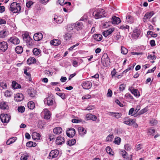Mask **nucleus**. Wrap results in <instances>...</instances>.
<instances>
[{"instance_id":"f704fd0d","label":"nucleus","mask_w":160,"mask_h":160,"mask_svg":"<svg viewBox=\"0 0 160 160\" xmlns=\"http://www.w3.org/2000/svg\"><path fill=\"white\" fill-rule=\"evenodd\" d=\"M51 43L54 45V46H57L59 45L61 43V42L60 40L58 39H54L52 40L51 41Z\"/></svg>"},{"instance_id":"c9c22d12","label":"nucleus","mask_w":160,"mask_h":160,"mask_svg":"<svg viewBox=\"0 0 160 160\" xmlns=\"http://www.w3.org/2000/svg\"><path fill=\"white\" fill-rule=\"evenodd\" d=\"M72 34V33L69 32L66 33L64 36V39L66 40L69 39L71 38Z\"/></svg>"},{"instance_id":"69168bd1","label":"nucleus","mask_w":160,"mask_h":160,"mask_svg":"<svg viewBox=\"0 0 160 160\" xmlns=\"http://www.w3.org/2000/svg\"><path fill=\"white\" fill-rule=\"evenodd\" d=\"M33 4V2L31 1H29L26 4V6L28 8H30L31 6Z\"/></svg>"},{"instance_id":"2f4dec72","label":"nucleus","mask_w":160,"mask_h":160,"mask_svg":"<svg viewBox=\"0 0 160 160\" xmlns=\"http://www.w3.org/2000/svg\"><path fill=\"white\" fill-rule=\"evenodd\" d=\"M0 108L2 109H8V107L5 102H2L0 104Z\"/></svg>"},{"instance_id":"1a4fd4ad","label":"nucleus","mask_w":160,"mask_h":160,"mask_svg":"<svg viewBox=\"0 0 160 160\" xmlns=\"http://www.w3.org/2000/svg\"><path fill=\"white\" fill-rule=\"evenodd\" d=\"M42 113L44 114V118L45 119H49L50 118L51 114L50 111L48 109H44Z\"/></svg>"},{"instance_id":"09e8293b","label":"nucleus","mask_w":160,"mask_h":160,"mask_svg":"<svg viewBox=\"0 0 160 160\" xmlns=\"http://www.w3.org/2000/svg\"><path fill=\"white\" fill-rule=\"evenodd\" d=\"M0 86L2 87L3 89H6L7 88V85L6 83L3 81L0 82Z\"/></svg>"},{"instance_id":"c03bdc74","label":"nucleus","mask_w":160,"mask_h":160,"mask_svg":"<svg viewBox=\"0 0 160 160\" xmlns=\"http://www.w3.org/2000/svg\"><path fill=\"white\" fill-rule=\"evenodd\" d=\"M147 34L148 35H150L152 37L155 38L157 36V35L156 33H154L153 32L149 31L147 32Z\"/></svg>"},{"instance_id":"0e129e2a","label":"nucleus","mask_w":160,"mask_h":160,"mask_svg":"<svg viewBox=\"0 0 160 160\" xmlns=\"http://www.w3.org/2000/svg\"><path fill=\"white\" fill-rule=\"evenodd\" d=\"M112 95V92L110 89H108L107 95L108 97H111Z\"/></svg>"},{"instance_id":"774afa93","label":"nucleus","mask_w":160,"mask_h":160,"mask_svg":"<svg viewBox=\"0 0 160 160\" xmlns=\"http://www.w3.org/2000/svg\"><path fill=\"white\" fill-rule=\"evenodd\" d=\"M28 155L26 154L23 156H22L21 158V160H27L28 159Z\"/></svg>"},{"instance_id":"20e7f679","label":"nucleus","mask_w":160,"mask_h":160,"mask_svg":"<svg viewBox=\"0 0 160 160\" xmlns=\"http://www.w3.org/2000/svg\"><path fill=\"white\" fill-rule=\"evenodd\" d=\"M10 118V116L7 114H2L0 115L1 120L2 122L8 123Z\"/></svg>"},{"instance_id":"338daca9","label":"nucleus","mask_w":160,"mask_h":160,"mask_svg":"<svg viewBox=\"0 0 160 160\" xmlns=\"http://www.w3.org/2000/svg\"><path fill=\"white\" fill-rule=\"evenodd\" d=\"M106 150L108 153L109 154H111V151H112V149L109 147H107L106 148Z\"/></svg>"},{"instance_id":"0eeeda50","label":"nucleus","mask_w":160,"mask_h":160,"mask_svg":"<svg viewBox=\"0 0 160 160\" xmlns=\"http://www.w3.org/2000/svg\"><path fill=\"white\" fill-rule=\"evenodd\" d=\"M59 153V151L58 150H52L49 154V158L52 159L57 157Z\"/></svg>"},{"instance_id":"3c124183","label":"nucleus","mask_w":160,"mask_h":160,"mask_svg":"<svg viewBox=\"0 0 160 160\" xmlns=\"http://www.w3.org/2000/svg\"><path fill=\"white\" fill-rule=\"evenodd\" d=\"M22 36L24 40H25L28 39V38H30L28 34L27 33H25L24 34L22 35Z\"/></svg>"},{"instance_id":"bb28decb","label":"nucleus","mask_w":160,"mask_h":160,"mask_svg":"<svg viewBox=\"0 0 160 160\" xmlns=\"http://www.w3.org/2000/svg\"><path fill=\"white\" fill-rule=\"evenodd\" d=\"M62 128L60 127H57L53 130V132L56 134H59L62 132Z\"/></svg>"},{"instance_id":"bf43d9fd","label":"nucleus","mask_w":160,"mask_h":160,"mask_svg":"<svg viewBox=\"0 0 160 160\" xmlns=\"http://www.w3.org/2000/svg\"><path fill=\"white\" fill-rule=\"evenodd\" d=\"M91 98V95L88 94H87L83 96L82 98V99H88L90 98Z\"/></svg>"},{"instance_id":"680f3d73","label":"nucleus","mask_w":160,"mask_h":160,"mask_svg":"<svg viewBox=\"0 0 160 160\" xmlns=\"http://www.w3.org/2000/svg\"><path fill=\"white\" fill-rule=\"evenodd\" d=\"M56 94L59 96L62 99H65V94L64 93L57 92Z\"/></svg>"},{"instance_id":"dca6fc26","label":"nucleus","mask_w":160,"mask_h":160,"mask_svg":"<svg viewBox=\"0 0 160 160\" xmlns=\"http://www.w3.org/2000/svg\"><path fill=\"white\" fill-rule=\"evenodd\" d=\"M87 120H92L94 121L97 119V117L95 115L92 114L91 113L87 114L85 117Z\"/></svg>"},{"instance_id":"4468645a","label":"nucleus","mask_w":160,"mask_h":160,"mask_svg":"<svg viewBox=\"0 0 160 160\" xmlns=\"http://www.w3.org/2000/svg\"><path fill=\"white\" fill-rule=\"evenodd\" d=\"M23 95L21 93H18L14 97V99L17 102H21L23 100Z\"/></svg>"},{"instance_id":"2eb2a0df","label":"nucleus","mask_w":160,"mask_h":160,"mask_svg":"<svg viewBox=\"0 0 160 160\" xmlns=\"http://www.w3.org/2000/svg\"><path fill=\"white\" fill-rule=\"evenodd\" d=\"M43 38V35L41 33H37L35 34L33 36V39L34 40L38 41L41 40Z\"/></svg>"},{"instance_id":"cd10ccee","label":"nucleus","mask_w":160,"mask_h":160,"mask_svg":"<svg viewBox=\"0 0 160 160\" xmlns=\"http://www.w3.org/2000/svg\"><path fill=\"white\" fill-rule=\"evenodd\" d=\"M94 39L97 41H100L102 39V36L101 34H94L93 35Z\"/></svg>"},{"instance_id":"49530a36","label":"nucleus","mask_w":160,"mask_h":160,"mask_svg":"<svg viewBox=\"0 0 160 160\" xmlns=\"http://www.w3.org/2000/svg\"><path fill=\"white\" fill-rule=\"evenodd\" d=\"M114 138V136L113 135H109L107 137L106 140L108 142H111L112 141Z\"/></svg>"},{"instance_id":"603ef678","label":"nucleus","mask_w":160,"mask_h":160,"mask_svg":"<svg viewBox=\"0 0 160 160\" xmlns=\"http://www.w3.org/2000/svg\"><path fill=\"white\" fill-rule=\"evenodd\" d=\"M148 110L147 107H146L142 109L139 112V114H142L145 112H146Z\"/></svg>"},{"instance_id":"a19ab883","label":"nucleus","mask_w":160,"mask_h":160,"mask_svg":"<svg viewBox=\"0 0 160 160\" xmlns=\"http://www.w3.org/2000/svg\"><path fill=\"white\" fill-rule=\"evenodd\" d=\"M12 93L11 91L8 90L6 91L4 93V95L7 97H10L12 95Z\"/></svg>"},{"instance_id":"473e14b6","label":"nucleus","mask_w":160,"mask_h":160,"mask_svg":"<svg viewBox=\"0 0 160 160\" xmlns=\"http://www.w3.org/2000/svg\"><path fill=\"white\" fill-rule=\"evenodd\" d=\"M36 59L33 57L29 58L27 61V63L28 64H31L32 63H36Z\"/></svg>"},{"instance_id":"37998d69","label":"nucleus","mask_w":160,"mask_h":160,"mask_svg":"<svg viewBox=\"0 0 160 160\" xmlns=\"http://www.w3.org/2000/svg\"><path fill=\"white\" fill-rule=\"evenodd\" d=\"M26 42L29 45H32L33 44V40L31 38H28V39L25 40Z\"/></svg>"},{"instance_id":"79ce46f5","label":"nucleus","mask_w":160,"mask_h":160,"mask_svg":"<svg viewBox=\"0 0 160 160\" xmlns=\"http://www.w3.org/2000/svg\"><path fill=\"white\" fill-rule=\"evenodd\" d=\"M54 21H55L57 23H61L63 21V18L61 17H58L57 18H54Z\"/></svg>"},{"instance_id":"9d476101","label":"nucleus","mask_w":160,"mask_h":160,"mask_svg":"<svg viewBox=\"0 0 160 160\" xmlns=\"http://www.w3.org/2000/svg\"><path fill=\"white\" fill-rule=\"evenodd\" d=\"M66 134L68 137L72 138L75 134V130L72 128H69L66 131Z\"/></svg>"},{"instance_id":"9b49d317","label":"nucleus","mask_w":160,"mask_h":160,"mask_svg":"<svg viewBox=\"0 0 160 160\" xmlns=\"http://www.w3.org/2000/svg\"><path fill=\"white\" fill-rule=\"evenodd\" d=\"M8 40L10 42L14 44H18L20 42L19 39L15 36L11 37Z\"/></svg>"},{"instance_id":"a878e982","label":"nucleus","mask_w":160,"mask_h":160,"mask_svg":"<svg viewBox=\"0 0 160 160\" xmlns=\"http://www.w3.org/2000/svg\"><path fill=\"white\" fill-rule=\"evenodd\" d=\"M78 130L79 134L82 136L85 135L86 133V130L83 127H79L78 128Z\"/></svg>"},{"instance_id":"4be33fe9","label":"nucleus","mask_w":160,"mask_h":160,"mask_svg":"<svg viewBox=\"0 0 160 160\" xmlns=\"http://www.w3.org/2000/svg\"><path fill=\"white\" fill-rule=\"evenodd\" d=\"M114 28H111L108 30L102 32V34L105 37H107L110 34L114 31Z\"/></svg>"},{"instance_id":"6e6552de","label":"nucleus","mask_w":160,"mask_h":160,"mask_svg":"<svg viewBox=\"0 0 160 160\" xmlns=\"http://www.w3.org/2000/svg\"><path fill=\"white\" fill-rule=\"evenodd\" d=\"M154 14V13L153 11L147 12L144 15L143 18V21L144 22H147L148 20L150 19Z\"/></svg>"},{"instance_id":"4c0bfd02","label":"nucleus","mask_w":160,"mask_h":160,"mask_svg":"<svg viewBox=\"0 0 160 160\" xmlns=\"http://www.w3.org/2000/svg\"><path fill=\"white\" fill-rule=\"evenodd\" d=\"M28 108L31 109H33L35 107L34 103L32 101H29L28 102Z\"/></svg>"},{"instance_id":"a211bd4d","label":"nucleus","mask_w":160,"mask_h":160,"mask_svg":"<svg viewBox=\"0 0 160 160\" xmlns=\"http://www.w3.org/2000/svg\"><path fill=\"white\" fill-rule=\"evenodd\" d=\"M74 28L77 30L82 29L83 27L82 23L80 22H77L74 24Z\"/></svg>"},{"instance_id":"a18cd8bd","label":"nucleus","mask_w":160,"mask_h":160,"mask_svg":"<svg viewBox=\"0 0 160 160\" xmlns=\"http://www.w3.org/2000/svg\"><path fill=\"white\" fill-rule=\"evenodd\" d=\"M121 52L123 54H126L128 52V50L125 47L122 46L121 49Z\"/></svg>"},{"instance_id":"f8f14e48","label":"nucleus","mask_w":160,"mask_h":160,"mask_svg":"<svg viewBox=\"0 0 160 160\" xmlns=\"http://www.w3.org/2000/svg\"><path fill=\"white\" fill-rule=\"evenodd\" d=\"M108 115L115 117V118L118 119L120 118L122 115L121 113L115 112H109L107 113Z\"/></svg>"},{"instance_id":"7ed1b4c3","label":"nucleus","mask_w":160,"mask_h":160,"mask_svg":"<svg viewBox=\"0 0 160 160\" xmlns=\"http://www.w3.org/2000/svg\"><path fill=\"white\" fill-rule=\"evenodd\" d=\"M101 62L102 65L107 67L110 64V61L107 54H104L102 57Z\"/></svg>"},{"instance_id":"393cba45","label":"nucleus","mask_w":160,"mask_h":160,"mask_svg":"<svg viewBox=\"0 0 160 160\" xmlns=\"http://www.w3.org/2000/svg\"><path fill=\"white\" fill-rule=\"evenodd\" d=\"M65 140L63 137H58L56 140V142L57 144L60 145L62 144V142H64Z\"/></svg>"},{"instance_id":"864d4df0","label":"nucleus","mask_w":160,"mask_h":160,"mask_svg":"<svg viewBox=\"0 0 160 160\" xmlns=\"http://www.w3.org/2000/svg\"><path fill=\"white\" fill-rule=\"evenodd\" d=\"M156 58V56L155 55H149L147 57L148 59H150L151 60L155 59Z\"/></svg>"},{"instance_id":"72a5a7b5","label":"nucleus","mask_w":160,"mask_h":160,"mask_svg":"<svg viewBox=\"0 0 160 160\" xmlns=\"http://www.w3.org/2000/svg\"><path fill=\"white\" fill-rule=\"evenodd\" d=\"M134 121L132 119H128V120H124L123 123L128 125H132L134 123Z\"/></svg>"},{"instance_id":"f257e3e1","label":"nucleus","mask_w":160,"mask_h":160,"mask_svg":"<svg viewBox=\"0 0 160 160\" xmlns=\"http://www.w3.org/2000/svg\"><path fill=\"white\" fill-rule=\"evenodd\" d=\"M21 10L20 4L16 2L12 3L10 6L9 10L14 13H19Z\"/></svg>"},{"instance_id":"5701e85b","label":"nucleus","mask_w":160,"mask_h":160,"mask_svg":"<svg viewBox=\"0 0 160 160\" xmlns=\"http://www.w3.org/2000/svg\"><path fill=\"white\" fill-rule=\"evenodd\" d=\"M32 139L34 140H38L40 139V134L36 132H33L32 133Z\"/></svg>"},{"instance_id":"052dcab7","label":"nucleus","mask_w":160,"mask_h":160,"mask_svg":"<svg viewBox=\"0 0 160 160\" xmlns=\"http://www.w3.org/2000/svg\"><path fill=\"white\" fill-rule=\"evenodd\" d=\"M133 35L136 37H138L140 35L139 30H134L133 32Z\"/></svg>"},{"instance_id":"e433bc0d","label":"nucleus","mask_w":160,"mask_h":160,"mask_svg":"<svg viewBox=\"0 0 160 160\" xmlns=\"http://www.w3.org/2000/svg\"><path fill=\"white\" fill-rule=\"evenodd\" d=\"M12 87L14 89L20 88H21V85L15 82H12Z\"/></svg>"},{"instance_id":"b1692460","label":"nucleus","mask_w":160,"mask_h":160,"mask_svg":"<svg viewBox=\"0 0 160 160\" xmlns=\"http://www.w3.org/2000/svg\"><path fill=\"white\" fill-rule=\"evenodd\" d=\"M74 27V24H68L67 26V30L68 32L73 33L74 31L73 29Z\"/></svg>"},{"instance_id":"58836bf2","label":"nucleus","mask_w":160,"mask_h":160,"mask_svg":"<svg viewBox=\"0 0 160 160\" xmlns=\"http://www.w3.org/2000/svg\"><path fill=\"white\" fill-rule=\"evenodd\" d=\"M76 142V140L75 139H72L71 140H69L67 144L69 146H72L74 145Z\"/></svg>"},{"instance_id":"412c9836","label":"nucleus","mask_w":160,"mask_h":160,"mask_svg":"<svg viewBox=\"0 0 160 160\" xmlns=\"http://www.w3.org/2000/svg\"><path fill=\"white\" fill-rule=\"evenodd\" d=\"M28 93L31 97L34 98L36 95V91L34 89L30 88L28 90Z\"/></svg>"},{"instance_id":"f3484780","label":"nucleus","mask_w":160,"mask_h":160,"mask_svg":"<svg viewBox=\"0 0 160 160\" xmlns=\"http://www.w3.org/2000/svg\"><path fill=\"white\" fill-rule=\"evenodd\" d=\"M8 34V31L6 29H3L0 32V38H5Z\"/></svg>"},{"instance_id":"aec40b11","label":"nucleus","mask_w":160,"mask_h":160,"mask_svg":"<svg viewBox=\"0 0 160 160\" xmlns=\"http://www.w3.org/2000/svg\"><path fill=\"white\" fill-rule=\"evenodd\" d=\"M112 23L113 24H118L121 22L120 18L115 16L112 17Z\"/></svg>"},{"instance_id":"ea45409f","label":"nucleus","mask_w":160,"mask_h":160,"mask_svg":"<svg viewBox=\"0 0 160 160\" xmlns=\"http://www.w3.org/2000/svg\"><path fill=\"white\" fill-rule=\"evenodd\" d=\"M41 52V50L37 48H34L33 51V54L35 55H39Z\"/></svg>"},{"instance_id":"c85d7f7f","label":"nucleus","mask_w":160,"mask_h":160,"mask_svg":"<svg viewBox=\"0 0 160 160\" xmlns=\"http://www.w3.org/2000/svg\"><path fill=\"white\" fill-rule=\"evenodd\" d=\"M126 19L127 21L130 23H132L134 22L133 18L130 15H128L127 16Z\"/></svg>"},{"instance_id":"6e6d98bb","label":"nucleus","mask_w":160,"mask_h":160,"mask_svg":"<svg viewBox=\"0 0 160 160\" xmlns=\"http://www.w3.org/2000/svg\"><path fill=\"white\" fill-rule=\"evenodd\" d=\"M129 28V26L126 25H122L119 28L120 29H128Z\"/></svg>"},{"instance_id":"ddd939ff","label":"nucleus","mask_w":160,"mask_h":160,"mask_svg":"<svg viewBox=\"0 0 160 160\" xmlns=\"http://www.w3.org/2000/svg\"><path fill=\"white\" fill-rule=\"evenodd\" d=\"M8 48L7 43L3 41L0 42V50L5 52Z\"/></svg>"},{"instance_id":"8fccbe9b","label":"nucleus","mask_w":160,"mask_h":160,"mask_svg":"<svg viewBox=\"0 0 160 160\" xmlns=\"http://www.w3.org/2000/svg\"><path fill=\"white\" fill-rule=\"evenodd\" d=\"M25 108L22 106L18 107V112L21 113L24 112L25 111Z\"/></svg>"},{"instance_id":"e2e57ef3","label":"nucleus","mask_w":160,"mask_h":160,"mask_svg":"<svg viewBox=\"0 0 160 160\" xmlns=\"http://www.w3.org/2000/svg\"><path fill=\"white\" fill-rule=\"evenodd\" d=\"M125 149L127 151H130L131 149V147L129 144H126L124 146Z\"/></svg>"},{"instance_id":"5fc2aeb1","label":"nucleus","mask_w":160,"mask_h":160,"mask_svg":"<svg viewBox=\"0 0 160 160\" xmlns=\"http://www.w3.org/2000/svg\"><path fill=\"white\" fill-rule=\"evenodd\" d=\"M95 109V106L93 105L87 107L86 109L85 110L89 111L93 109Z\"/></svg>"},{"instance_id":"423d86ee","label":"nucleus","mask_w":160,"mask_h":160,"mask_svg":"<svg viewBox=\"0 0 160 160\" xmlns=\"http://www.w3.org/2000/svg\"><path fill=\"white\" fill-rule=\"evenodd\" d=\"M44 102L45 103H47L48 106H52L53 104L54 100L53 98L49 97L45 98Z\"/></svg>"},{"instance_id":"4d7b16f0","label":"nucleus","mask_w":160,"mask_h":160,"mask_svg":"<svg viewBox=\"0 0 160 160\" xmlns=\"http://www.w3.org/2000/svg\"><path fill=\"white\" fill-rule=\"evenodd\" d=\"M155 132V130L153 129H149L148 131V133L150 135H152Z\"/></svg>"},{"instance_id":"6ab92c4d","label":"nucleus","mask_w":160,"mask_h":160,"mask_svg":"<svg viewBox=\"0 0 160 160\" xmlns=\"http://www.w3.org/2000/svg\"><path fill=\"white\" fill-rule=\"evenodd\" d=\"M129 90L135 96L139 97L140 96V93L138 89H134L132 87H131L129 88Z\"/></svg>"},{"instance_id":"f03ea898","label":"nucleus","mask_w":160,"mask_h":160,"mask_svg":"<svg viewBox=\"0 0 160 160\" xmlns=\"http://www.w3.org/2000/svg\"><path fill=\"white\" fill-rule=\"evenodd\" d=\"M105 11L102 9H99L95 10L93 13V16L96 19L102 18L105 17L104 14Z\"/></svg>"},{"instance_id":"c756f323","label":"nucleus","mask_w":160,"mask_h":160,"mask_svg":"<svg viewBox=\"0 0 160 160\" xmlns=\"http://www.w3.org/2000/svg\"><path fill=\"white\" fill-rule=\"evenodd\" d=\"M17 140V138L16 137L11 138L9 139L6 142V144L7 145H9L14 143Z\"/></svg>"},{"instance_id":"13d9d810","label":"nucleus","mask_w":160,"mask_h":160,"mask_svg":"<svg viewBox=\"0 0 160 160\" xmlns=\"http://www.w3.org/2000/svg\"><path fill=\"white\" fill-rule=\"evenodd\" d=\"M150 122L152 126H153L156 124L157 123V121L154 119H152L150 121Z\"/></svg>"},{"instance_id":"7c9ffc66","label":"nucleus","mask_w":160,"mask_h":160,"mask_svg":"<svg viewBox=\"0 0 160 160\" xmlns=\"http://www.w3.org/2000/svg\"><path fill=\"white\" fill-rule=\"evenodd\" d=\"M15 50L16 52L18 54L21 53L23 51L22 47L20 46H17Z\"/></svg>"},{"instance_id":"de8ad7c7","label":"nucleus","mask_w":160,"mask_h":160,"mask_svg":"<svg viewBox=\"0 0 160 160\" xmlns=\"http://www.w3.org/2000/svg\"><path fill=\"white\" fill-rule=\"evenodd\" d=\"M121 141V139L118 137H116L115 138L114 142L115 143L119 145L120 144Z\"/></svg>"},{"instance_id":"39448f33","label":"nucleus","mask_w":160,"mask_h":160,"mask_svg":"<svg viewBox=\"0 0 160 160\" xmlns=\"http://www.w3.org/2000/svg\"><path fill=\"white\" fill-rule=\"evenodd\" d=\"M92 85V82L90 81H84L83 82L82 86L84 89H89L91 88Z\"/></svg>"}]
</instances>
